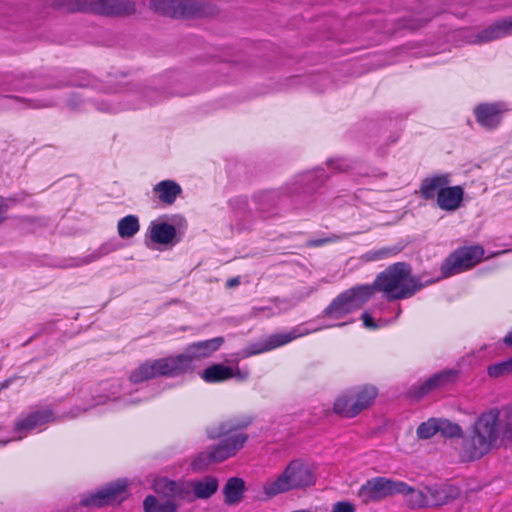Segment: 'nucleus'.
I'll list each match as a JSON object with an SVG mask.
<instances>
[{"label": "nucleus", "instance_id": "7c9ffc66", "mask_svg": "<svg viewBox=\"0 0 512 512\" xmlns=\"http://www.w3.org/2000/svg\"><path fill=\"white\" fill-rule=\"evenodd\" d=\"M155 377H158V375L154 361H147L130 374L129 380L132 383L137 384Z\"/></svg>", "mask_w": 512, "mask_h": 512}, {"label": "nucleus", "instance_id": "aec40b11", "mask_svg": "<svg viewBox=\"0 0 512 512\" xmlns=\"http://www.w3.org/2000/svg\"><path fill=\"white\" fill-rule=\"evenodd\" d=\"M288 343V334H274L250 344L244 350L245 356L257 355Z\"/></svg>", "mask_w": 512, "mask_h": 512}, {"label": "nucleus", "instance_id": "423d86ee", "mask_svg": "<svg viewBox=\"0 0 512 512\" xmlns=\"http://www.w3.org/2000/svg\"><path fill=\"white\" fill-rule=\"evenodd\" d=\"M415 489L403 481H394L386 477H374L367 480L358 490L357 496L362 504L380 502L396 494H413Z\"/></svg>", "mask_w": 512, "mask_h": 512}, {"label": "nucleus", "instance_id": "37998d69", "mask_svg": "<svg viewBox=\"0 0 512 512\" xmlns=\"http://www.w3.org/2000/svg\"><path fill=\"white\" fill-rule=\"evenodd\" d=\"M503 342L507 345L512 347V329L505 335L503 338Z\"/></svg>", "mask_w": 512, "mask_h": 512}, {"label": "nucleus", "instance_id": "f8f14e48", "mask_svg": "<svg viewBox=\"0 0 512 512\" xmlns=\"http://www.w3.org/2000/svg\"><path fill=\"white\" fill-rule=\"evenodd\" d=\"M418 500V506H442L446 505L459 495L457 488L451 485L435 486L426 489V493L416 491L412 494Z\"/></svg>", "mask_w": 512, "mask_h": 512}, {"label": "nucleus", "instance_id": "393cba45", "mask_svg": "<svg viewBox=\"0 0 512 512\" xmlns=\"http://www.w3.org/2000/svg\"><path fill=\"white\" fill-rule=\"evenodd\" d=\"M53 413L51 410L42 409L37 410L15 423V430L17 432L30 431L35 427L48 423L52 420Z\"/></svg>", "mask_w": 512, "mask_h": 512}, {"label": "nucleus", "instance_id": "5701e85b", "mask_svg": "<svg viewBox=\"0 0 512 512\" xmlns=\"http://www.w3.org/2000/svg\"><path fill=\"white\" fill-rule=\"evenodd\" d=\"M512 34V16L499 20L486 29H484L479 35L478 39L481 42H490L496 39L503 38L507 35Z\"/></svg>", "mask_w": 512, "mask_h": 512}, {"label": "nucleus", "instance_id": "c9c22d12", "mask_svg": "<svg viewBox=\"0 0 512 512\" xmlns=\"http://www.w3.org/2000/svg\"><path fill=\"white\" fill-rule=\"evenodd\" d=\"M437 428V419L431 418L418 426L417 436L420 439H430L438 432Z\"/></svg>", "mask_w": 512, "mask_h": 512}, {"label": "nucleus", "instance_id": "4c0bfd02", "mask_svg": "<svg viewBox=\"0 0 512 512\" xmlns=\"http://www.w3.org/2000/svg\"><path fill=\"white\" fill-rule=\"evenodd\" d=\"M341 239H342L341 236L331 234L330 236L325 237V238L309 240L306 242V246L310 247V248L321 247V246H325L327 244L336 243V242L340 241Z\"/></svg>", "mask_w": 512, "mask_h": 512}, {"label": "nucleus", "instance_id": "a211bd4d", "mask_svg": "<svg viewBox=\"0 0 512 512\" xmlns=\"http://www.w3.org/2000/svg\"><path fill=\"white\" fill-rule=\"evenodd\" d=\"M464 189L460 185L444 186L436 199L437 206L443 211H456L462 204Z\"/></svg>", "mask_w": 512, "mask_h": 512}, {"label": "nucleus", "instance_id": "ddd939ff", "mask_svg": "<svg viewBox=\"0 0 512 512\" xmlns=\"http://www.w3.org/2000/svg\"><path fill=\"white\" fill-rule=\"evenodd\" d=\"M152 489L155 496L173 502L183 501L190 498V487L186 483L170 480L165 477H158L153 481Z\"/></svg>", "mask_w": 512, "mask_h": 512}, {"label": "nucleus", "instance_id": "7ed1b4c3", "mask_svg": "<svg viewBox=\"0 0 512 512\" xmlns=\"http://www.w3.org/2000/svg\"><path fill=\"white\" fill-rule=\"evenodd\" d=\"M251 423V417H235L207 428L206 433L209 439H221V441L215 445L219 459L225 461L235 456L238 451L244 447L249 436L242 430Z\"/></svg>", "mask_w": 512, "mask_h": 512}, {"label": "nucleus", "instance_id": "c03bdc74", "mask_svg": "<svg viewBox=\"0 0 512 512\" xmlns=\"http://www.w3.org/2000/svg\"><path fill=\"white\" fill-rule=\"evenodd\" d=\"M9 98L16 100V101H24L23 99H21L20 97H17V96H9Z\"/></svg>", "mask_w": 512, "mask_h": 512}, {"label": "nucleus", "instance_id": "f257e3e1", "mask_svg": "<svg viewBox=\"0 0 512 512\" xmlns=\"http://www.w3.org/2000/svg\"><path fill=\"white\" fill-rule=\"evenodd\" d=\"M500 415L498 408H491L477 417L470 434L462 437L460 458L463 461L478 460L492 450L501 434Z\"/></svg>", "mask_w": 512, "mask_h": 512}, {"label": "nucleus", "instance_id": "6ab92c4d", "mask_svg": "<svg viewBox=\"0 0 512 512\" xmlns=\"http://www.w3.org/2000/svg\"><path fill=\"white\" fill-rule=\"evenodd\" d=\"M154 364L158 376H177L189 369L183 353L175 357L154 360Z\"/></svg>", "mask_w": 512, "mask_h": 512}, {"label": "nucleus", "instance_id": "2eb2a0df", "mask_svg": "<svg viewBox=\"0 0 512 512\" xmlns=\"http://www.w3.org/2000/svg\"><path fill=\"white\" fill-rule=\"evenodd\" d=\"M315 481L314 471L308 462L302 459L290 462V490L309 487Z\"/></svg>", "mask_w": 512, "mask_h": 512}, {"label": "nucleus", "instance_id": "20e7f679", "mask_svg": "<svg viewBox=\"0 0 512 512\" xmlns=\"http://www.w3.org/2000/svg\"><path fill=\"white\" fill-rule=\"evenodd\" d=\"M54 6L67 12H85L107 17H127L137 11L135 0H55Z\"/></svg>", "mask_w": 512, "mask_h": 512}, {"label": "nucleus", "instance_id": "4be33fe9", "mask_svg": "<svg viewBox=\"0 0 512 512\" xmlns=\"http://www.w3.org/2000/svg\"><path fill=\"white\" fill-rule=\"evenodd\" d=\"M153 193L159 202L169 206L182 193V188L173 180H163L154 186Z\"/></svg>", "mask_w": 512, "mask_h": 512}, {"label": "nucleus", "instance_id": "c85d7f7f", "mask_svg": "<svg viewBox=\"0 0 512 512\" xmlns=\"http://www.w3.org/2000/svg\"><path fill=\"white\" fill-rule=\"evenodd\" d=\"M222 459H219L218 451L215 446L210 447L206 451L201 452L192 462V467L196 471H203L207 469L211 464L221 463Z\"/></svg>", "mask_w": 512, "mask_h": 512}, {"label": "nucleus", "instance_id": "f704fd0d", "mask_svg": "<svg viewBox=\"0 0 512 512\" xmlns=\"http://www.w3.org/2000/svg\"><path fill=\"white\" fill-rule=\"evenodd\" d=\"M437 427L438 432H441L446 437H462L463 435L462 428L449 420H437Z\"/></svg>", "mask_w": 512, "mask_h": 512}, {"label": "nucleus", "instance_id": "cd10ccee", "mask_svg": "<svg viewBox=\"0 0 512 512\" xmlns=\"http://www.w3.org/2000/svg\"><path fill=\"white\" fill-rule=\"evenodd\" d=\"M234 376L231 367L223 364H214L203 371L202 378L208 383L222 382Z\"/></svg>", "mask_w": 512, "mask_h": 512}, {"label": "nucleus", "instance_id": "4468645a", "mask_svg": "<svg viewBox=\"0 0 512 512\" xmlns=\"http://www.w3.org/2000/svg\"><path fill=\"white\" fill-rule=\"evenodd\" d=\"M505 109L499 103H481L474 108V116L479 125L488 130L496 129Z\"/></svg>", "mask_w": 512, "mask_h": 512}, {"label": "nucleus", "instance_id": "a878e982", "mask_svg": "<svg viewBox=\"0 0 512 512\" xmlns=\"http://www.w3.org/2000/svg\"><path fill=\"white\" fill-rule=\"evenodd\" d=\"M245 491V482L238 477L229 478L224 485L223 494L225 496V503L228 505L238 504Z\"/></svg>", "mask_w": 512, "mask_h": 512}, {"label": "nucleus", "instance_id": "f3484780", "mask_svg": "<svg viewBox=\"0 0 512 512\" xmlns=\"http://www.w3.org/2000/svg\"><path fill=\"white\" fill-rule=\"evenodd\" d=\"M451 182L450 174L437 173L425 177L420 184L418 193L420 197L426 201L437 199L439 191Z\"/></svg>", "mask_w": 512, "mask_h": 512}, {"label": "nucleus", "instance_id": "b1692460", "mask_svg": "<svg viewBox=\"0 0 512 512\" xmlns=\"http://www.w3.org/2000/svg\"><path fill=\"white\" fill-rule=\"evenodd\" d=\"M149 236L154 243L169 245L176 237V228L165 222H152L149 227Z\"/></svg>", "mask_w": 512, "mask_h": 512}, {"label": "nucleus", "instance_id": "a18cd8bd", "mask_svg": "<svg viewBox=\"0 0 512 512\" xmlns=\"http://www.w3.org/2000/svg\"><path fill=\"white\" fill-rule=\"evenodd\" d=\"M69 104L72 108H75L77 106L78 103H74L72 102V100L69 101Z\"/></svg>", "mask_w": 512, "mask_h": 512}, {"label": "nucleus", "instance_id": "2f4dec72", "mask_svg": "<svg viewBox=\"0 0 512 512\" xmlns=\"http://www.w3.org/2000/svg\"><path fill=\"white\" fill-rule=\"evenodd\" d=\"M118 234L121 238L127 239L133 237L140 229L138 218L134 215H128L118 222Z\"/></svg>", "mask_w": 512, "mask_h": 512}, {"label": "nucleus", "instance_id": "ea45409f", "mask_svg": "<svg viewBox=\"0 0 512 512\" xmlns=\"http://www.w3.org/2000/svg\"><path fill=\"white\" fill-rule=\"evenodd\" d=\"M361 319L363 321V325L365 326V328L370 329V330H376V329L379 328V326L374 321V319L371 316V314H369L368 312H364L361 315Z\"/></svg>", "mask_w": 512, "mask_h": 512}, {"label": "nucleus", "instance_id": "bb28decb", "mask_svg": "<svg viewBox=\"0 0 512 512\" xmlns=\"http://www.w3.org/2000/svg\"><path fill=\"white\" fill-rule=\"evenodd\" d=\"M179 503L172 500H164L155 495H148L143 501L144 512H177Z\"/></svg>", "mask_w": 512, "mask_h": 512}, {"label": "nucleus", "instance_id": "58836bf2", "mask_svg": "<svg viewBox=\"0 0 512 512\" xmlns=\"http://www.w3.org/2000/svg\"><path fill=\"white\" fill-rule=\"evenodd\" d=\"M332 512H355V506L348 501H339L333 505Z\"/></svg>", "mask_w": 512, "mask_h": 512}, {"label": "nucleus", "instance_id": "39448f33", "mask_svg": "<svg viewBox=\"0 0 512 512\" xmlns=\"http://www.w3.org/2000/svg\"><path fill=\"white\" fill-rule=\"evenodd\" d=\"M378 395L373 385H361L347 389L334 401L333 411L345 418H353L370 407Z\"/></svg>", "mask_w": 512, "mask_h": 512}, {"label": "nucleus", "instance_id": "473e14b6", "mask_svg": "<svg viewBox=\"0 0 512 512\" xmlns=\"http://www.w3.org/2000/svg\"><path fill=\"white\" fill-rule=\"evenodd\" d=\"M399 252L397 247H381L367 251L363 257L366 261H379L396 256Z\"/></svg>", "mask_w": 512, "mask_h": 512}, {"label": "nucleus", "instance_id": "79ce46f5", "mask_svg": "<svg viewBox=\"0 0 512 512\" xmlns=\"http://www.w3.org/2000/svg\"><path fill=\"white\" fill-rule=\"evenodd\" d=\"M240 284V280L238 277L231 278L226 282L227 288H234Z\"/></svg>", "mask_w": 512, "mask_h": 512}, {"label": "nucleus", "instance_id": "e433bc0d", "mask_svg": "<svg viewBox=\"0 0 512 512\" xmlns=\"http://www.w3.org/2000/svg\"><path fill=\"white\" fill-rule=\"evenodd\" d=\"M503 411L504 419H501V432L504 439L512 442V408H506Z\"/></svg>", "mask_w": 512, "mask_h": 512}, {"label": "nucleus", "instance_id": "1a4fd4ad", "mask_svg": "<svg viewBox=\"0 0 512 512\" xmlns=\"http://www.w3.org/2000/svg\"><path fill=\"white\" fill-rule=\"evenodd\" d=\"M126 480H117L116 482L108 484L105 488L95 494H91L80 501L82 507H96L101 508L111 505L115 502H121L127 490Z\"/></svg>", "mask_w": 512, "mask_h": 512}, {"label": "nucleus", "instance_id": "72a5a7b5", "mask_svg": "<svg viewBox=\"0 0 512 512\" xmlns=\"http://www.w3.org/2000/svg\"><path fill=\"white\" fill-rule=\"evenodd\" d=\"M511 373H512V357L505 361L489 365L487 368V374L491 378H500V377L509 375Z\"/></svg>", "mask_w": 512, "mask_h": 512}, {"label": "nucleus", "instance_id": "9b49d317", "mask_svg": "<svg viewBox=\"0 0 512 512\" xmlns=\"http://www.w3.org/2000/svg\"><path fill=\"white\" fill-rule=\"evenodd\" d=\"M150 7L157 13L172 17H190L199 11L195 0H150Z\"/></svg>", "mask_w": 512, "mask_h": 512}, {"label": "nucleus", "instance_id": "6e6552de", "mask_svg": "<svg viewBox=\"0 0 512 512\" xmlns=\"http://www.w3.org/2000/svg\"><path fill=\"white\" fill-rule=\"evenodd\" d=\"M484 249L480 245L463 246L452 252L441 264L440 271L448 278L472 269L481 262Z\"/></svg>", "mask_w": 512, "mask_h": 512}, {"label": "nucleus", "instance_id": "f03ea898", "mask_svg": "<svg viewBox=\"0 0 512 512\" xmlns=\"http://www.w3.org/2000/svg\"><path fill=\"white\" fill-rule=\"evenodd\" d=\"M371 297L380 292L387 301L403 300L420 291L423 285L412 275L411 266L406 262H396L377 274L372 284Z\"/></svg>", "mask_w": 512, "mask_h": 512}, {"label": "nucleus", "instance_id": "0eeeda50", "mask_svg": "<svg viewBox=\"0 0 512 512\" xmlns=\"http://www.w3.org/2000/svg\"><path fill=\"white\" fill-rule=\"evenodd\" d=\"M371 298V289L365 285L352 287L340 293L324 310L332 319H340L355 312Z\"/></svg>", "mask_w": 512, "mask_h": 512}, {"label": "nucleus", "instance_id": "dca6fc26", "mask_svg": "<svg viewBox=\"0 0 512 512\" xmlns=\"http://www.w3.org/2000/svg\"><path fill=\"white\" fill-rule=\"evenodd\" d=\"M224 342L223 337L200 341L189 345L184 351V357L188 366L195 360L207 358L217 351Z\"/></svg>", "mask_w": 512, "mask_h": 512}, {"label": "nucleus", "instance_id": "a19ab883", "mask_svg": "<svg viewBox=\"0 0 512 512\" xmlns=\"http://www.w3.org/2000/svg\"><path fill=\"white\" fill-rule=\"evenodd\" d=\"M6 210H7V206L5 205L4 201L2 198H0V224L4 221L5 219V213H6Z\"/></svg>", "mask_w": 512, "mask_h": 512}, {"label": "nucleus", "instance_id": "c756f323", "mask_svg": "<svg viewBox=\"0 0 512 512\" xmlns=\"http://www.w3.org/2000/svg\"><path fill=\"white\" fill-rule=\"evenodd\" d=\"M288 490V466L274 480H268L264 485V492L268 497H274Z\"/></svg>", "mask_w": 512, "mask_h": 512}, {"label": "nucleus", "instance_id": "9d476101", "mask_svg": "<svg viewBox=\"0 0 512 512\" xmlns=\"http://www.w3.org/2000/svg\"><path fill=\"white\" fill-rule=\"evenodd\" d=\"M458 377V371L455 369H446L430 376L419 385L412 386L410 394L417 399L423 398L433 391L443 389L453 384Z\"/></svg>", "mask_w": 512, "mask_h": 512}, {"label": "nucleus", "instance_id": "49530a36", "mask_svg": "<svg viewBox=\"0 0 512 512\" xmlns=\"http://www.w3.org/2000/svg\"><path fill=\"white\" fill-rule=\"evenodd\" d=\"M296 337H298V335H294L293 333L290 332V336H289L290 341Z\"/></svg>", "mask_w": 512, "mask_h": 512}, {"label": "nucleus", "instance_id": "412c9836", "mask_svg": "<svg viewBox=\"0 0 512 512\" xmlns=\"http://www.w3.org/2000/svg\"><path fill=\"white\" fill-rule=\"evenodd\" d=\"M186 485L190 487V498L187 500H192V492L196 498H210L218 490L219 483L215 477L206 476L201 480H194L186 483Z\"/></svg>", "mask_w": 512, "mask_h": 512}]
</instances>
